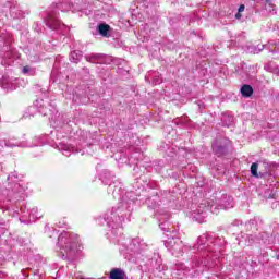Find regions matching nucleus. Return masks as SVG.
I'll list each match as a JSON object with an SVG mask.
<instances>
[{"mask_svg": "<svg viewBox=\"0 0 279 279\" xmlns=\"http://www.w3.org/2000/svg\"><path fill=\"white\" fill-rule=\"evenodd\" d=\"M126 275L121 268H112L109 272V279H125Z\"/></svg>", "mask_w": 279, "mask_h": 279, "instance_id": "nucleus-1", "label": "nucleus"}, {"mask_svg": "<svg viewBox=\"0 0 279 279\" xmlns=\"http://www.w3.org/2000/svg\"><path fill=\"white\" fill-rule=\"evenodd\" d=\"M240 93L242 97L250 98L254 95V88H252L251 85L245 84L241 87Z\"/></svg>", "mask_w": 279, "mask_h": 279, "instance_id": "nucleus-2", "label": "nucleus"}, {"mask_svg": "<svg viewBox=\"0 0 279 279\" xmlns=\"http://www.w3.org/2000/svg\"><path fill=\"white\" fill-rule=\"evenodd\" d=\"M110 31V25L108 24H100L98 26V32L100 34V36H108V32Z\"/></svg>", "mask_w": 279, "mask_h": 279, "instance_id": "nucleus-3", "label": "nucleus"}, {"mask_svg": "<svg viewBox=\"0 0 279 279\" xmlns=\"http://www.w3.org/2000/svg\"><path fill=\"white\" fill-rule=\"evenodd\" d=\"M251 175H253V178H259L258 175V163L253 162L251 166Z\"/></svg>", "mask_w": 279, "mask_h": 279, "instance_id": "nucleus-4", "label": "nucleus"}, {"mask_svg": "<svg viewBox=\"0 0 279 279\" xmlns=\"http://www.w3.org/2000/svg\"><path fill=\"white\" fill-rule=\"evenodd\" d=\"M265 8L269 12H274L276 10V4L274 3V0H266Z\"/></svg>", "mask_w": 279, "mask_h": 279, "instance_id": "nucleus-5", "label": "nucleus"}, {"mask_svg": "<svg viewBox=\"0 0 279 279\" xmlns=\"http://www.w3.org/2000/svg\"><path fill=\"white\" fill-rule=\"evenodd\" d=\"M213 150L215 151V154H217L218 156H221V154H223V146H219L217 144L213 145Z\"/></svg>", "mask_w": 279, "mask_h": 279, "instance_id": "nucleus-6", "label": "nucleus"}, {"mask_svg": "<svg viewBox=\"0 0 279 279\" xmlns=\"http://www.w3.org/2000/svg\"><path fill=\"white\" fill-rule=\"evenodd\" d=\"M244 11H245V4H241V5L239 7L238 12H244Z\"/></svg>", "mask_w": 279, "mask_h": 279, "instance_id": "nucleus-7", "label": "nucleus"}, {"mask_svg": "<svg viewBox=\"0 0 279 279\" xmlns=\"http://www.w3.org/2000/svg\"><path fill=\"white\" fill-rule=\"evenodd\" d=\"M23 73H29V68L28 65L24 66L22 70Z\"/></svg>", "mask_w": 279, "mask_h": 279, "instance_id": "nucleus-8", "label": "nucleus"}, {"mask_svg": "<svg viewBox=\"0 0 279 279\" xmlns=\"http://www.w3.org/2000/svg\"><path fill=\"white\" fill-rule=\"evenodd\" d=\"M5 263V258L0 257V265H3Z\"/></svg>", "mask_w": 279, "mask_h": 279, "instance_id": "nucleus-9", "label": "nucleus"}, {"mask_svg": "<svg viewBox=\"0 0 279 279\" xmlns=\"http://www.w3.org/2000/svg\"><path fill=\"white\" fill-rule=\"evenodd\" d=\"M235 19H241V12L235 14Z\"/></svg>", "mask_w": 279, "mask_h": 279, "instance_id": "nucleus-10", "label": "nucleus"}]
</instances>
